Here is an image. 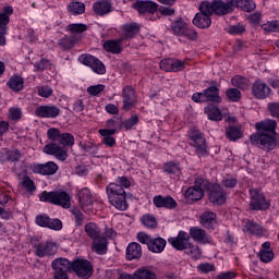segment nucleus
I'll use <instances>...</instances> for the list:
<instances>
[{"mask_svg": "<svg viewBox=\"0 0 279 279\" xmlns=\"http://www.w3.org/2000/svg\"><path fill=\"white\" fill-rule=\"evenodd\" d=\"M199 13L204 14L205 16H211L215 14V9L213 2L203 1L198 7Z\"/></svg>", "mask_w": 279, "mask_h": 279, "instance_id": "43", "label": "nucleus"}, {"mask_svg": "<svg viewBox=\"0 0 279 279\" xmlns=\"http://www.w3.org/2000/svg\"><path fill=\"white\" fill-rule=\"evenodd\" d=\"M266 32H279V22L278 21H272L268 23L265 27Z\"/></svg>", "mask_w": 279, "mask_h": 279, "instance_id": "64", "label": "nucleus"}, {"mask_svg": "<svg viewBox=\"0 0 279 279\" xmlns=\"http://www.w3.org/2000/svg\"><path fill=\"white\" fill-rule=\"evenodd\" d=\"M191 145L195 147V154L198 158L208 156V146L206 145V138L197 131H192L190 134Z\"/></svg>", "mask_w": 279, "mask_h": 279, "instance_id": "7", "label": "nucleus"}, {"mask_svg": "<svg viewBox=\"0 0 279 279\" xmlns=\"http://www.w3.org/2000/svg\"><path fill=\"white\" fill-rule=\"evenodd\" d=\"M134 279H157V277L151 269L140 268L134 272Z\"/></svg>", "mask_w": 279, "mask_h": 279, "instance_id": "41", "label": "nucleus"}, {"mask_svg": "<svg viewBox=\"0 0 279 279\" xmlns=\"http://www.w3.org/2000/svg\"><path fill=\"white\" fill-rule=\"evenodd\" d=\"M211 3L214 5V14L217 16H226V14L232 13V8L223 0H214Z\"/></svg>", "mask_w": 279, "mask_h": 279, "instance_id": "25", "label": "nucleus"}, {"mask_svg": "<svg viewBox=\"0 0 279 279\" xmlns=\"http://www.w3.org/2000/svg\"><path fill=\"white\" fill-rule=\"evenodd\" d=\"M78 199H80V204L83 208H86L88 206H90V204H93V198L90 197V191H88V189H82L78 192Z\"/></svg>", "mask_w": 279, "mask_h": 279, "instance_id": "38", "label": "nucleus"}, {"mask_svg": "<svg viewBox=\"0 0 279 279\" xmlns=\"http://www.w3.org/2000/svg\"><path fill=\"white\" fill-rule=\"evenodd\" d=\"M81 62L85 64V66H90L92 71H94V73H97V75H105L106 73V65L95 56H81Z\"/></svg>", "mask_w": 279, "mask_h": 279, "instance_id": "11", "label": "nucleus"}, {"mask_svg": "<svg viewBox=\"0 0 279 279\" xmlns=\"http://www.w3.org/2000/svg\"><path fill=\"white\" fill-rule=\"evenodd\" d=\"M231 84L235 88H240V90H247V88H250V80L239 75L231 80Z\"/></svg>", "mask_w": 279, "mask_h": 279, "instance_id": "39", "label": "nucleus"}, {"mask_svg": "<svg viewBox=\"0 0 279 279\" xmlns=\"http://www.w3.org/2000/svg\"><path fill=\"white\" fill-rule=\"evenodd\" d=\"M123 36L120 38H123V40H128L130 38H134L138 32H141V27L136 23L132 24H124L122 26Z\"/></svg>", "mask_w": 279, "mask_h": 279, "instance_id": "31", "label": "nucleus"}, {"mask_svg": "<svg viewBox=\"0 0 279 279\" xmlns=\"http://www.w3.org/2000/svg\"><path fill=\"white\" fill-rule=\"evenodd\" d=\"M251 210H267L271 204L265 198V194L262 193L258 189L250 190Z\"/></svg>", "mask_w": 279, "mask_h": 279, "instance_id": "6", "label": "nucleus"}, {"mask_svg": "<svg viewBox=\"0 0 279 279\" xmlns=\"http://www.w3.org/2000/svg\"><path fill=\"white\" fill-rule=\"evenodd\" d=\"M86 11V5L82 2H71L68 5V12L71 14H84Z\"/></svg>", "mask_w": 279, "mask_h": 279, "instance_id": "44", "label": "nucleus"}, {"mask_svg": "<svg viewBox=\"0 0 279 279\" xmlns=\"http://www.w3.org/2000/svg\"><path fill=\"white\" fill-rule=\"evenodd\" d=\"M154 205L156 206V208H168V210H173V208H178V202H175V199H173V197L171 196H155L154 199Z\"/></svg>", "mask_w": 279, "mask_h": 279, "instance_id": "20", "label": "nucleus"}, {"mask_svg": "<svg viewBox=\"0 0 279 279\" xmlns=\"http://www.w3.org/2000/svg\"><path fill=\"white\" fill-rule=\"evenodd\" d=\"M252 95L255 99H267L271 95V87L267 83L257 81L252 86Z\"/></svg>", "mask_w": 279, "mask_h": 279, "instance_id": "17", "label": "nucleus"}, {"mask_svg": "<svg viewBox=\"0 0 279 279\" xmlns=\"http://www.w3.org/2000/svg\"><path fill=\"white\" fill-rule=\"evenodd\" d=\"M59 143L63 146L58 145L56 142L44 146V154H47L48 156H54L57 160L64 161L69 158L66 147H73V145H75V137L71 133H61Z\"/></svg>", "mask_w": 279, "mask_h": 279, "instance_id": "1", "label": "nucleus"}, {"mask_svg": "<svg viewBox=\"0 0 279 279\" xmlns=\"http://www.w3.org/2000/svg\"><path fill=\"white\" fill-rule=\"evenodd\" d=\"M133 8L137 10L140 14H146V12H148V14H154L155 12H158V3L149 0L136 1L133 4Z\"/></svg>", "mask_w": 279, "mask_h": 279, "instance_id": "18", "label": "nucleus"}, {"mask_svg": "<svg viewBox=\"0 0 279 279\" xmlns=\"http://www.w3.org/2000/svg\"><path fill=\"white\" fill-rule=\"evenodd\" d=\"M39 199L54 206H61V208H71V196L65 191H44L39 194Z\"/></svg>", "mask_w": 279, "mask_h": 279, "instance_id": "3", "label": "nucleus"}, {"mask_svg": "<svg viewBox=\"0 0 279 279\" xmlns=\"http://www.w3.org/2000/svg\"><path fill=\"white\" fill-rule=\"evenodd\" d=\"M226 2L229 4V8H231V11H233L234 8H239L243 10V12H254V10H256V3L252 2V0H226Z\"/></svg>", "mask_w": 279, "mask_h": 279, "instance_id": "19", "label": "nucleus"}, {"mask_svg": "<svg viewBox=\"0 0 279 279\" xmlns=\"http://www.w3.org/2000/svg\"><path fill=\"white\" fill-rule=\"evenodd\" d=\"M205 112L210 121H221L223 119V116H221V110L217 108L216 106H208L205 108Z\"/></svg>", "mask_w": 279, "mask_h": 279, "instance_id": "36", "label": "nucleus"}, {"mask_svg": "<svg viewBox=\"0 0 279 279\" xmlns=\"http://www.w3.org/2000/svg\"><path fill=\"white\" fill-rule=\"evenodd\" d=\"M36 223L40 228H49L50 230H62V220L51 219L47 215H39L36 217Z\"/></svg>", "mask_w": 279, "mask_h": 279, "instance_id": "16", "label": "nucleus"}, {"mask_svg": "<svg viewBox=\"0 0 279 279\" xmlns=\"http://www.w3.org/2000/svg\"><path fill=\"white\" fill-rule=\"evenodd\" d=\"M61 134L60 130L52 128L48 130L47 137L49 141H53L52 143H56V141L59 143Z\"/></svg>", "mask_w": 279, "mask_h": 279, "instance_id": "55", "label": "nucleus"}, {"mask_svg": "<svg viewBox=\"0 0 279 279\" xmlns=\"http://www.w3.org/2000/svg\"><path fill=\"white\" fill-rule=\"evenodd\" d=\"M186 250H189L187 254H190L192 256V258H201L202 257V250H199V246L193 245V243H191V246Z\"/></svg>", "mask_w": 279, "mask_h": 279, "instance_id": "59", "label": "nucleus"}, {"mask_svg": "<svg viewBox=\"0 0 279 279\" xmlns=\"http://www.w3.org/2000/svg\"><path fill=\"white\" fill-rule=\"evenodd\" d=\"M243 232L260 236V234H263V227L254 221H247L243 227Z\"/></svg>", "mask_w": 279, "mask_h": 279, "instance_id": "35", "label": "nucleus"}, {"mask_svg": "<svg viewBox=\"0 0 279 279\" xmlns=\"http://www.w3.org/2000/svg\"><path fill=\"white\" fill-rule=\"evenodd\" d=\"M165 247H167V240L162 238L153 239L148 245L149 252L154 254H161V252H165Z\"/></svg>", "mask_w": 279, "mask_h": 279, "instance_id": "33", "label": "nucleus"}, {"mask_svg": "<svg viewBox=\"0 0 279 279\" xmlns=\"http://www.w3.org/2000/svg\"><path fill=\"white\" fill-rule=\"evenodd\" d=\"M182 36L187 40H197V31L186 27Z\"/></svg>", "mask_w": 279, "mask_h": 279, "instance_id": "62", "label": "nucleus"}, {"mask_svg": "<svg viewBox=\"0 0 279 279\" xmlns=\"http://www.w3.org/2000/svg\"><path fill=\"white\" fill-rule=\"evenodd\" d=\"M169 243H171L174 250L179 252H184L191 247V235L184 231H180L177 238H170Z\"/></svg>", "mask_w": 279, "mask_h": 279, "instance_id": "13", "label": "nucleus"}, {"mask_svg": "<svg viewBox=\"0 0 279 279\" xmlns=\"http://www.w3.org/2000/svg\"><path fill=\"white\" fill-rule=\"evenodd\" d=\"M143 256V247L137 242H132L126 247V260H138Z\"/></svg>", "mask_w": 279, "mask_h": 279, "instance_id": "24", "label": "nucleus"}, {"mask_svg": "<svg viewBox=\"0 0 279 279\" xmlns=\"http://www.w3.org/2000/svg\"><path fill=\"white\" fill-rule=\"evenodd\" d=\"M141 221H142L143 226H145V228L156 229L158 226V222L156 221V217H154L151 215H144L141 218Z\"/></svg>", "mask_w": 279, "mask_h": 279, "instance_id": "46", "label": "nucleus"}, {"mask_svg": "<svg viewBox=\"0 0 279 279\" xmlns=\"http://www.w3.org/2000/svg\"><path fill=\"white\" fill-rule=\"evenodd\" d=\"M60 108L56 105H43L36 108L35 116L39 119H57L60 117Z\"/></svg>", "mask_w": 279, "mask_h": 279, "instance_id": "12", "label": "nucleus"}, {"mask_svg": "<svg viewBox=\"0 0 279 279\" xmlns=\"http://www.w3.org/2000/svg\"><path fill=\"white\" fill-rule=\"evenodd\" d=\"M166 173H178L180 171V166L174 162H168L163 166Z\"/></svg>", "mask_w": 279, "mask_h": 279, "instance_id": "60", "label": "nucleus"}, {"mask_svg": "<svg viewBox=\"0 0 279 279\" xmlns=\"http://www.w3.org/2000/svg\"><path fill=\"white\" fill-rule=\"evenodd\" d=\"M77 36L72 35V36H65L59 40V47L63 49H73L75 45L77 44Z\"/></svg>", "mask_w": 279, "mask_h": 279, "instance_id": "40", "label": "nucleus"}, {"mask_svg": "<svg viewBox=\"0 0 279 279\" xmlns=\"http://www.w3.org/2000/svg\"><path fill=\"white\" fill-rule=\"evenodd\" d=\"M21 117H23L21 108L12 107L9 109V119H11V121H20Z\"/></svg>", "mask_w": 279, "mask_h": 279, "instance_id": "49", "label": "nucleus"}, {"mask_svg": "<svg viewBox=\"0 0 279 279\" xmlns=\"http://www.w3.org/2000/svg\"><path fill=\"white\" fill-rule=\"evenodd\" d=\"M201 225L207 230H215V228H217V214L213 211H205L201 216Z\"/></svg>", "mask_w": 279, "mask_h": 279, "instance_id": "23", "label": "nucleus"}, {"mask_svg": "<svg viewBox=\"0 0 279 279\" xmlns=\"http://www.w3.org/2000/svg\"><path fill=\"white\" fill-rule=\"evenodd\" d=\"M69 32H71V34H83V32H86V29H88V26H86L85 24H70L68 26Z\"/></svg>", "mask_w": 279, "mask_h": 279, "instance_id": "51", "label": "nucleus"}, {"mask_svg": "<svg viewBox=\"0 0 279 279\" xmlns=\"http://www.w3.org/2000/svg\"><path fill=\"white\" fill-rule=\"evenodd\" d=\"M98 133L100 134V136H102V144L107 145V147H114V145H117V140L112 137V135L117 134V130L100 129Z\"/></svg>", "mask_w": 279, "mask_h": 279, "instance_id": "26", "label": "nucleus"}, {"mask_svg": "<svg viewBox=\"0 0 279 279\" xmlns=\"http://www.w3.org/2000/svg\"><path fill=\"white\" fill-rule=\"evenodd\" d=\"M243 33H245V26L243 24L232 25L228 29V34H231L233 36H239Z\"/></svg>", "mask_w": 279, "mask_h": 279, "instance_id": "54", "label": "nucleus"}, {"mask_svg": "<svg viewBox=\"0 0 279 279\" xmlns=\"http://www.w3.org/2000/svg\"><path fill=\"white\" fill-rule=\"evenodd\" d=\"M31 245L35 250V256L38 258H45V256H53L58 252V246L51 242H40L37 238L31 239Z\"/></svg>", "mask_w": 279, "mask_h": 279, "instance_id": "4", "label": "nucleus"}, {"mask_svg": "<svg viewBox=\"0 0 279 279\" xmlns=\"http://www.w3.org/2000/svg\"><path fill=\"white\" fill-rule=\"evenodd\" d=\"M159 66L161 71L171 72L173 66V59H163L160 61Z\"/></svg>", "mask_w": 279, "mask_h": 279, "instance_id": "58", "label": "nucleus"}, {"mask_svg": "<svg viewBox=\"0 0 279 279\" xmlns=\"http://www.w3.org/2000/svg\"><path fill=\"white\" fill-rule=\"evenodd\" d=\"M268 110L271 117H275V119H279V102H269Z\"/></svg>", "mask_w": 279, "mask_h": 279, "instance_id": "61", "label": "nucleus"}, {"mask_svg": "<svg viewBox=\"0 0 279 279\" xmlns=\"http://www.w3.org/2000/svg\"><path fill=\"white\" fill-rule=\"evenodd\" d=\"M85 232L87 236H90L94 241L95 239H99L101 236V230L95 222H89L85 226Z\"/></svg>", "mask_w": 279, "mask_h": 279, "instance_id": "37", "label": "nucleus"}, {"mask_svg": "<svg viewBox=\"0 0 279 279\" xmlns=\"http://www.w3.org/2000/svg\"><path fill=\"white\" fill-rule=\"evenodd\" d=\"M205 100L211 101L213 104H221V96H219V88L217 86H210L203 90Z\"/></svg>", "mask_w": 279, "mask_h": 279, "instance_id": "29", "label": "nucleus"}, {"mask_svg": "<svg viewBox=\"0 0 279 279\" xmlns=\"http://www.w3.org/2000/svg\"><path fill=\"white\" fill-rule=\"evenodd\" d=\"M122 97H123V110H132L134 106L138 102L136 100V90L131 85H126L122 89Z\"/></svg>", "mask_w": 279, "mask_h": 279, "instance_id": "14", "label": "nucleus"}, {"mask_svg": "<svg viewBox=\"0 0 279 279\" xmlns=\"http://www.w3.org/2000/svg\"><path fill=\"white\" fill-rule=\"evenodd\" d=\"M106 128H108V130H121V128H123V120H121V118L109 119L106 122Z\"/></svg>", "mask_w": 279, "mask_h": 279, "instance_id": "47", "label": "nucleus"}, {"mask_svg": "<svg viewBox=\"0 0 279 279\" xmlns=\"http://www.w3.org/2000/svg\"><path fill=\"white\" fill-rule=\"evenodd\" d=\"M208 186V181L204 179L197 180L196 184L193 186H190L185 191V197L186 199H192V202H199L204 197V189Z\"/></svg>", "mask_w": 279, "mask_h": 279, "instance_id": "9", "label": "nucleus"}, {"mask_svg": "<svg viewBox=\"0 0 279 279\" xmlns=\"http://www.w3.org/2000/svg\"><path fill=\"white\" fill-rule=\"evenodd\" d=\"M206 191H208V199L211 204H216L217 206L226 204L228 194L226 193V191H223V187H221V185L217 183H208L206 186Z\"/></svg>", "mask_w": 279, "mask_h": 279, "instance_id": "5", "label": "nucleus"}, {"mask_svg": "<svg viewBox=\"0 0 279 279\" xmlns=\"http://www.w3.org/2000/svg\"><path fill=\"white\" fill-rule=\"evenodd\" d=\"M138 116L132 114L128 120L124 122L122 121V128L125 130H132L134 125H138Z\"/></svg>", "mask_w": 279, "mask_h": 279, "instance_id": "48", "label": "nucleus"}, {"mask_svg": "<svg viewBox=\"0 0 279 279\" xmlns=\"http://www.w3.org/2000/svg\"><path fill=\"white\" fill-rule=\"evenodd\" d=\"M197 269L201 274H209V271H215V265L205 263L198 265Z\"/></svg>", "mask_w": 279, "mask_h": 279, "instance_id": "63", "label": "nucleus"}, {"mask_svg": "<svg viewBox=\"0 0 279 279\" xmlns=\"http://www.w3.org/2000/svg\"><path fill=\"white\" fill-rule=\"evenodd\" d=\"M51 268L53 271H65V274H69V271H72L73 262L64 257H58L52 260Z\"/></svg>", "mask_w": 279, "mask_h": 279, "instance_id": "21", "label": "nucleus"}, {"mask_svg": "<svg viewBox=\"0 0 279 279\" xmlns=\"http://www.w3.org/2000/svg\"><path fill=\"white\" fill-rule=\"evenodd\" d=\"M58 166L53 161L35 163L32 167L33 173H39V175H56V173H58Z\"/></svg>", "mask_w": 279, "mask_h": 279, "instance_id": "15", "label": "nucleus"}, {"mask_svg": "<svg viewBox=\"0 0 279 279\" xmlns=\"http://www.w3.org/2000/svg\"><path fill=\"white\" fill-rule=\"evenodd\" d=\"M123 38L107 40L104 43V49L108 53L119 54L122 51Z\"/></svg>", "mask_w": 279, "mask_h": 279, "instance_id": "27", "label": "nucleus"}, {"mask_svg": "<svg viewBox=\"0 0 279 279\" xmlns=\"http://www.w3.org/2000/svg\"><path fill=\"white\" fill-rule=\"evenodd\" d=\"M154 239L151 238V235L145 233V232H138L137 233V241L140 243H143L144 245H147V247H149V244L151 243Z\"/></svg>", "mask_w": 279, "mask_h": 279, "instance_id": "56", "label": "nucleus"}, {"mask_svg": "<svg viewBox=\"0 0 279 279\" xmlns=\"http://www.w3.org/2000/svg\"><path fill=\"white\" fill-rule=\"evenodd\" d=\"M93 250L96 252V254H106V252H108V240L101 235L94 239Z\"/></svg>", "mask_w": 279, "mask_h": 279, "instance_id": "34", "label": "nucleus"}, {"mask_svg": "<svg viewBox=\"0 0 279 279\" xmlns=\"http://www.w3.org/2000/svg\"><path fill=\"white\" fill-rule=\"evenodd\" d=\"M190 236L193 238L196 243H210V236L206 233V230L201 229L199 227H191Z\"/></svg>", "mask_w": 279, "mask_h": 279, "instance_id": "22", "label": "nucleus"}, {"mask_svg": "<svg viewBox=\"0 0 279 279\" xmlns=\"http://www.w3.org/2000/svg\"><path fill=\"white\" fill-rule=\"evenodd\" d=\"M258 256H259L262 263H271V260L274 259V252H271V251H260L258 253Z\"/></svg>", "mask_w": 279, "mask_h": 279, "instance_id": "57", "label": "nucleus"}, {"mask_svg": "<svg viewBox=\"0 0 279 279\" xmlns=\"http://www.w3.org/2000/svg\"><path fill=\"white\" fill-rule=\"evenodd\" d=\"M14 12L12 7H4L0 13V46L5 45V34H8V23H10V15Z\"/></svg>", "mask_w": 279, "mask_h": 279, "instance_id": "10", "label": "nucleus"}, {"mask_svg": "<svg viewBox=\"0 0 279 279\" xmlns=\"http://www.w3.org/2000/svg\"><path fill=\"white\" fill-rule=\"evenodd\" d=\"M23 77L21 76H12L9 82L8 86L11 88V90H14L15 93H19V90H23Z\"/></svg>", "mask_w": 279, "mask_h": 279, "instance_id": "42", "label": "nucleus"}, {"mask_svg": "<svg viewBox=\"0 0 279 279\" xmlns=\"http://www.w3.org/2000/svg\"><path fill=\"white\" fill-rule=\"evenodd\" d=\"M226 95L230 101H239L241 99V90L238 88L227 89Z\"/></svg>", "mask_w": 279, "mask_h": 279, "instance_id": "52", "label": "nucleus"}, {"mask_svg": "<svg viewBox=\"0 0 279 279\" xmlns=\"http://www.w3.org/2000/svg\"><path fill=\"white\" fill-rule=\"evenodd\" d=\"M108 199L118 210H125L128 208L125 190L118 183H110L107 189Z\"/></svg>", "mask_w": 279, "mask_h": 279, "instance_id": "2", "label": "nucleus"}, {"mask_svg": "<svg viewBox=\"0 0 279 279\" xmlns=\"http://www.w3.org/2000/svg\"><path fill=\"white\" fill-rule=\"evenodd\" d=\"M72 271L82 279H88L93 276V264L88 259H74L72 262Z\"/></svg>", "mask_w": 279, "mask_h": 279, "instance_id": "8", "label": "nucleus"}, {"mask_svg": "<svg viewBox=\"0 0 279 279\" xmlns=\"http://www.w3.org/2000/svg\"><path fill=\"white\" fill-rule=\"evenodd\" d=\"M93 10L95 14L105 16V14H110V12H112V3L108 0L98 1L93 4Z\"/></svg>", "mask_w": 279, "mask_h": 279, "instance_id": "28", "label": "nucleus"}, {"mask_svg": "<svg viewBox=\"0 0 279 279\" xmlns=\"http://www.w3.org/2000/svg\"><path fill=\"white\" fill-rule=\"evenodd\" d=\"M186 31V23L182 20H178L172 24V32L175 36H183Z\"/></svg>", "mask_w": 279, "mask_h": 279, "instance_id": "45", "label": "nucleus"}, {"mask_svg": "<svg viewBox=\"0 0 279 279\" xmlns=\"http://www.w3.org/2000/svg\"><path fill=\"white\" fill-rule=\"evenodd\" d=\"M213 24V20L208 15H204V13H196L193 19V25L198 27L199 29H208Z\"/></svg>", "mask_w": 279, "mask_h": 279, "instance_id": "30", "label": "nucleus"}, {"mask_svg": "<svg viewBox=\"0 0 279 279\" xmlns=\"http://www.w3.org/2000/svg\"><path fill=\"white\" fill-rule=\"evenodd\" d=\"M226 136L233 143L243 136V128L241 125H229L226 128Z\"/></svg>", "mask_w": 279, "mask_h": 279, "instance_id": "32", "label": "nucleus"}, {"mask_svg": "<svg viewBox=\"0 0 279 279\" xmlns=\"http://www.w3.org/2000/svg\"><path fill=\"white\" fill-rule=\"evenodd\" d=\"M71 213L74 217L75 226H82V223H84V214L82 210L74 207Z\"/></svg>", "mask_w": 279, "mask_h": 279, "instance_id": "53", "label": "nucleus"}, {"mask_svg": "<svg viewBox=\"0 0 279 279\" xmlns=\"http://www.w3.org/2000/svg\"><path fill=\"white\" fill-rule=\"evenodd\" d=\"M106 86L104 84H98V85H92L87 88L88 95L92 97H97L100 93H104V89Z\"/></svg>", "mask_w": 279, "mask_h": 279, "instance_id": "50", "label": "nucleus"}]
</instances>
